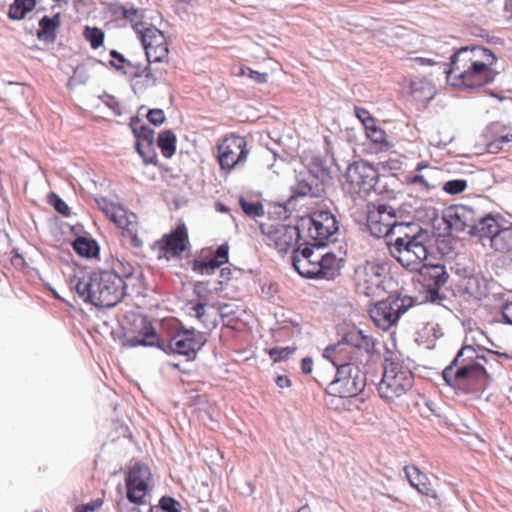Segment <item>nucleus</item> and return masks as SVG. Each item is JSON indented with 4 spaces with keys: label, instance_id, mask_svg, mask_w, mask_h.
Wrapping results in <instances>:
<instances>
[{
    "label": "nucleus",
    "instance_id": "4468645a",
    "mask_svg": "<svg viewBox=\"0 0 512 512\" xmlns=\"http://www.w3.org/2000/svg\"><path fill=\"white\" fill-rule=\"evenodd\" d=\"M419 272V282L425 290L426 301L442 305V301L446 299V296L440 293L441 288L446 284L449 275L444 265L441 264H422Z\"/></svg>",
    "mask_w": 512,
    "mask_h": 512
},
{
    "label": "nucleus",
    "instance_id": "f3484780",
    "mask_svg": "<svg viewBox=\"0 0 512 512\" xmlns=\"http://www.w3.org/2000/svg\"><path fill=\"white\" fill-rule=\"evenodd\" d=\"M385 269L375 263H367L356 271V288L360 295L379 297L385 292Z\"/></svg>",
    "mask_w": 512,
    "mask_h": 512
},
{
    "label": "nucleus",
    "instance_id": "9b49d317",
    "mask_svg": "<svg viewBox=\"0 0 512 512\" xmlns=\"http://www.w3.org/2000/svg\"><path fill=\"white\" fill-rule=\"evenodd\" d=\"M189 249V234L184 223H180L169 233L163 234L152 246L157 259L165 261L179 260Z\"/></svg>",
    "mask_w": 512,
    "mask_h": 512
},
{
    "label": "nucleus",
    "instance_id": "a18cd8bd",
    "mask_svg": "<svg viewBox=\"0 0 512 512\" xmlns=\"http://www.w3.org/2000/svg\"><path fill=\"white\" fill-rule=\"evenodd\" d=\"M354 112L356 117L361 121L365 129L371 128L373 123H375L374 118L366 109L361 107H355Z\"/></svg>",
    "mask_w": 512,
    "mask_h": 512
},
{
    "label": "nucleus",
    "instance_id": "e433bc0d",
    "mask_svg": "<svg viewBox=\"0 0 512 512\" xmlns=\"http://www.w3.org/2000/svg\"><path fill=\"white\" fill-rule=\"evenodd\" d=\"M73 248L77 254L84 257H93L98 252V246L92 239L84 237L77 238L73 243Z\"/></svg>",
    "mask_w": 512,
    "mask_h": 512
},
{
    "label": "nucleus",
    "instance_id": "4c0bfd02",
    "mask_svg": "<svg viewBox=\"0 0 512 512\" xmlns=\"http://www.w3.org/2000/svg\"><path fill=\"white\" fill-rule=\"evenodd\" d=\"M239 205L242 211L251 218L262 217L264 208L260 201H250L244 196L239 197Z\"/></svg>",
    "mask_w": 512,
    "mask_h": 512
},
{
    "label": "nucleus",
    "instance_id": "412c9836",
    "mask_svg": "<svg viewBox=\"0 0 512 512\" xmlns=\"http://www.w3.org/2000/svg\"><path fill=\"white\" fill-rule=\"evenodd\" d=\"M115 68L121 70L130 80L144 78L145 83L149 86H156L167 73L165 67L156 66L149 61L143 65L133 59L127 61L126 65H115Z\"/></svg>",
    "mask_w": 512,
    "mask_h": 512
},
{
    "label": "nucleus",
    "instance_id": "b1692460",
    "mask_svg": "<svg viewBox=\"0 0 512 512\" xmlns=\"http://www.w3.org/2000/svg\"><path fill=\"white\" fill-rule=\"evenodd\" d=\"M341 345V356L347 357V347L363 351L367 355H371L374 352L375 341L374 339L363 333L362 330L353 328L345 333L342 339L334 346Z\"/></svg>",
    "mask_w": 512,
    "mask_h": 512
},
{
    "label": "nucleus",
    "instance_id": "5fc2aeb1",
    "mask_svg": "<svg viewBox=\"0 0 512 512\" xmlns=\"http://www.w3.org/2000/svg\"><path fill=\"white\" fill-rule=\"evenodd\" d=\"M193 315L203 324L208 326L207 319L205 317L206 305L197 303L192 307Z\"/></svg>",
    "mask_w": 512,
    "mask_h": 512
},
{
    "label": "nucleus",
    "instance_id": "37998d69",
    "mask_svg": "<svg viewBox=\"0 0 512 512\" xmlns=\"http://www.w3.org/2000/svg\"><path fill=\"white\" fill-rule=\"evenodd\" d=\"M467 188V181L464 179H453L446 181L442 190L450 195H456L463 192Z\"/></svg>",
    "mask_w": 512,
    "mask_h": 512
},
{
    "label": "nucleus",
    "instance_id": "a19ab883",
    "mask_svg": "<svg viewBox=\"0 0 512 512\" xmlns=\"http://www.w3.org/2000/svg\"><path fill=\"white\" fill-rule=\"evenodd\" d=\"M123 16L125 19L130 21V23L132 24L133 28L135 29V31L138 35L141 34V30H144L147 27L144 25V23L142 21V19H143L142 13L137 9H134V8L125 9L123 12Z\"/></svg>",
    "mask_w": 512,
    "mask_h": 512
},
{
    "label": "nucleus",
    "instance_id": "4be33fe9",
    "mask_svg": "<svg viewBox=\"0 0 512 512\" xmlns=\"http://www.w3.org/2000/svg\"><path fill=\"white\" fill-rule=\"evenodd\" d=\"M481 230H485V237L490 242L492 250L498 253L512 252V225L501 226L492 216L484 223Z\"/></svg>",
    "mask_w": 512,
    "mask_h": 512
},
{
    "label": "nucleus",
    "instance_id": "e2e57ef3",
    "mask_svg": "<svg viewBox=\"0 0 512 512\" xmlns=\"http://www.w3.org/2000/svg\"><path fill=\"white\" fill-rule=\"evenodd\" d=\"M217 161L221 169H224V152H222V144H217Z\"/></svg>",
    "mask_w": 512,
    "mask_h": 512
},
{
    "label": "nucleus",
    "instance_id": "6e6552de",
    "mask_svg": "<svg viewBox=\"0 0 512 512\" xmlns=\"http://www.w3.org/2000/svg\"><path fill=\"white\" fill-rule=\"evenodd\" d=\"M414 304V298L409 295L391 294L386 299L376 302L369 309V315L375 326L386 331L394 326Z\"/></svg>",
    "mask_w": 512,
    "mask_h": 512
},
{
    "label": "nucleus",
    "instance_id": "473e14b6",
    "mask_svg": "<svg viewBox=\"0 0 512 512\" xmlns=\"http://www.w3.org/2000/svg\"><path fill=\"white\" fill-rule=\"evenodd\" d=\"M426 168L427 171L425 174H416L411 177H409V183L413 184L415 186H418L423 191H430L432 189H435L438 187V184L433 181L434 176L438 174V170L432 167H429L426 164L419 163L417 165V170L420 171L421 169Z\"/></svg>",
    "mask_w": 512,
    "mask_h": 512
},
{
    "label": "nucleus",
    "instance_id": "72a5a7b5",
    "mask_svg": "<svg viewBox=\"0 0 512 512\" xmlns=\"http://www.w3.org/2000/svg\"><path fill=\"white\" fill-rule=\"evenodd\" d=\"M111 272H114L115 274H118L121 278H123V280H125V282L128 283V286L130 284L134 285L133 284L134 281H136L140 285H142V281L144 278L143 274L139 273V274L135 275L134 266L130 262H128L124 259H116L113 262Z\"/></svg>",
    "mask_w": 512,
    "mask_h": 512
},
{
    "label": "nucleus",
    "instance_id": "7c9ffc66",
    "mask_svg": "<svg viewBox=\"0 0 512 512\" xmlns=\"http://www.w3.org/2000/svg\"><path fill=\"white\" fill-rule=\"evenodd\" d=\"M61 25V14L56 13L52 17L44 16L39 20L37 38L40 41L53 43L56 40L57 30Z\"/></svg>",
    "mask_w": 512,
    "mask_h": 512
},
{
    "label": "nucleus",
    "instance_id": "49530a36",
    "mask_svg": "<svg viewBox=\"0 0 512 512\" xmlns=\"http://www.w3.org/2000/svg\"><path fill=\"white\" fill-rule=\"evenodd\" d=\"M179 502L172 497H162L159 501V507L163 512H179Z\"/></svg>",
    "mask_w": 512,
    "mask_h": 512
},
{
    "label": "nucleus",
    "instance_id": "c85d7f7f",
    "mask_svg": "<svg viewBox=\"0 0 512 512\" xmlns=\"http://www.w3.org/2000/svg\"><path fill=\"white\" fill-rule=\"evenodd\" d=\"M250 319L251 315L245 308L226 303V336L228 335V330L244 331Z\"/></svg>",
    "mask_w": 512,
    "mask_h": 512
},
{
    "label": "nucleus",
    "instance_id": "4d7b16f0",
    "mask_svg": "<svg viewBox=\"0 0 512 512\" xmlns=\"http://www.w3.org/2000/svg\"><path fill=\"white\" fill-rule=\"evenodd\" d=\"M503 322L512 325V302H508L502 307Z\"/></svg>",
    "mask_w": 512,
    "mask_h": 512
},
{
    "label": "nucleus",
    "instance_id": "de8ad7c7",
    "mask_svg": "<svg viewBox=\"0 0 512 512\" xmlns=\"http://www.w3.org/2000/svg\"><path fill=\"white\" fill-rule=\"evenodd\" d=\"M295 352V348L285 347V348H273L270 350V356L273 358L275 362H280L286 360L288 356Z\"/></svg>",
    "mask_w": 512,
    "mask_h": 512
},
{
    "label": "nucleus",
    "instance_id": "09e8293b",
    "mask_svg": "<svg viewBox=\"0 0 512 512\" xmlns=\"http://www.w3.org/2000/svg\"><path fill=\"white\" fill-rule=\"evenodd\" d=\"M147 119L152 124L159 126L164 123L166 117L162 109H151L147 114Z\"/></svg>",
    "mask_w": 512,
    "mask_h": 512
},
{
    "label": "nucleus",
    "instance_id": "69168bd1",
    "mask_svg": "<svg viewBox=\"0 0 512 512\" xmlns=\"http://www.w3.org/2000/svg\"><path fill=\"white\" fill-rule=\"evenodd\" d=\"M487 351L489 353L495 354L498 357L506 359V360L512 359V356H510L508 353H505V352L493 351V350H489V349H487Z\"/></svg>",
    "mask_w": 512,
    "mask_h": 512
},
{
    "label": "nucleus",
    "instance_id": "f704fd0d",
    "mask_svg": "<svg viewBox=\"0 0 512 512\" xmlns=\"http://www.w3.org/2000/svg\"><path fill=\"white\" fill-rule=\"evenodd\" d=\"M36 0H14L10 5L8 17L12 20H22L36 8Z\"/></svg>",
    "mask_w": 512,
    "mask_h": 512
},
{
    "label": "nucleus",
    "instance_id": "c756f323",
    "mask_svg": "<svg viewBox=\"0 0 512 512\" xmlns=\"http://www.w3.org/2000/svg\"><path fill=\"white\" fill-rule=\"evenodd\" d=\"M404 471L410 485L419 493L432 498L436 497V492L428 482L427 476L422 473L418 467L405 466Z\"/></svg>",
    "mask_w": 512,
    "mask_h": 512
},
{
    "label": "nucleus",
    "instance_id": "052dcab7",
    "mask_svg": "<svg viewBox=\"0 0 512 512\" xmlns=\"http://www.w3.org/2000/svg\"><path fill=\"white\" fill-rule=\"evenodd\" d=\"M110 55H111L114 59H116V60L118 61V63H119L118 65H126V62L130 60V59L125 58L121 53H119V52H118V51H116V50H112V51L110 52ZM112 65L115 67V65H116V64H114V63L112 62Z\"/></svg>",
    "mask_w": 512,
    "mask_h": 512
},
{
    "label": "nucleus",
    "instance_id": "423d86ee",
    "mask_svg": "<svg viewBox=\"0 0 512 512\" xmlns=\"http://www.w3.org/2000/svg\"><path fill=\"white\" fill-rule=\"evenodd\" d=\"M413 373L396 357L385 358L383 376L378 384L381 398L391 402L406 394L413 386Z\"/></svg>",
    "mask_w": 512,
    "mask_h": 512
},
{
    "label": "nucleus",
    "instance_id": "2f4dec72",
    "mask_svg": "<svg viewBox=\"0 0 512 512\" xmlns=\"http://www.w3.org/2000/svg\"><path fill=\"white\" fill-rule=\"evenodd\" d=\"M340 266L339 260L334 254L323 252V259L317 270L311 272L316 278L334 279L339 274Z\"/></svg>",
    "mask_w": 512,
    "mask_h": 512
},
{
    "label": "nucleus",
    "instance_id": "6ab92c4d",
    "mask_svg": "<svg viewBox=\"0 0 512 512\" xmlns=\"http://www.w3.org/2000/svg\"><path fill=\"white\" fill-rule=\"evenodd\" d=\"M267 245L274 247L280 254L287 253L301 238L298 226L275 224L265 228L261 226Z\"/></svg>",
    "mask_w": 512,
    "mask_h": 512
},
{
    "label": "nucleus",
    "instance_id": "f8f14e48",
    "mask_svg": "<svg viewBox=\"0 0 512 512\" xmlns=\"http://www.w3.org/2000/svg\"><path fill=\"white\" fill-rule=\"evenodd\" d=\"M127 499L136 505H145L154 486L153 476L148 465L136 462L125 475Z\"/></svg>",
    "mask_w": 512,
    "mask_h": 512
},
{
    "label": "nucleus",
    "instance_id": "cd10ccee",
    "mask_svg": "<svg viewBox=\"0 0 512 512\" xmlns=\"http://www.w3.org/2000/svg\"><path fill=\"white\" fill-rule=\"evenodd\" d=\"M409 87L410 94L418 102L429 103L436 95L435 85L425 76L411 78Z\"/></svg>",
    "mask_w": 512,
    "mask_h": 512
},
{
    "label": "nucleus",
    "instance_id": "9d476101",
    "mask_svg": "<svg viewBox=\"0 0 512 512\" xmlns=\"http://www.w3.org/2000/svg\"><path fill=\"white\" fill-rule=\"evenodd\" d=\"M344 189L351 197H362L377 192L379 172L371 164L365 161H357L350 164L345 174Z\"/></svg>",
    "mask_w": 512,
    "mask_h": 512
},
{
    "label": "nucleus",
    "instance_id": "20e7f679",
    "mask_svg": "<svg viewBox=\"0 0 512 512\" xmlns=\"http://www.w3.org/2000/svg\"><path fill=\"white\" fill-rule=\"evenodd\" d=\"M340 346H328L323 351V357L330 360L336 368V375L326 391L329 395L350 398L357 396L363 391L366 385V375L354 362L346 361L341 356Z\"/></svg>",
    "mask_w": 512,
    "mask_h": 512
},
{
    "label": "nucleus",
    "instance_id": "a878e982",
    "mask_svg": "<svg viewBox=\"0 0 512 512\" xmlns=\"http://www.w3.org/2000/svg\"><path fill=\"white\" fill-rule=\"evenodd\" d=\"M224 264V245H220L214 252L203 249L198 258L193 261L192 270L201 275H210Z\"/></svg>",
    "mask_w": 512,
    "mask_h": 512
},
{
    "label": "nucleus",
    "instance_id": "3c124183",
    "mask_svg": "<svg viewBox=\"0 0 512 512\" xmlns=\"http://www.w3.org/2000/svg\"><path fill=\"white\" fill-rule=\"evenodd\" d=\"M103 501L101 499H95L89 503L78 505L75 508V512H95L102 506Z\"/></svg>",
    "mask_w": 512,
    "mask_h": 512
},
{
    "label": "nucleus",
    "instance_id": "ddd939ff",
    "mask_svg": "<svg viewBox=\"0 0 512 512\" xmlns=\"http://www.w3.org/2000/svg\"><path fill=\"white\" fill-rule=\"evenodd\" d=\"M430 239L416 241H398L388 243V249L393 258H395L405 269L416 271L420 269L424 260L428 256L427 243Z\"/></svg>",
    "mask_w": 512,
    "mask_h": 512
},
{
    "label": "nucleus",
    "instance_id": "c9c22d12",
    "mask_svg": "<svg viewBox=\"0 0 512 512\" xmlns=\"http://www.w3.org/2000/svg\"><path fill=\"white\" fill-rule=\"evenodd\" d=\"M176 135L171 130L159 133L157 145L165 158H171L176 152Z\"/></svg>",
    "mask_w": 512,
    "mask_h": 512
},
{
    "label": "nucleus",
    "instance_id": "a211bd4d",
    "mask_svg": "<svg viewBox=\"0 0 512 512\" xmlns=\"http://www.w3.org/2000/svg\"><path fill=\"white\" fill-rule=\"evenodd\" d=\"M308 236L314 241V246L325 247L327 241L338 231V222L330 211H317L307 220Z\"/></svg>",
    "mask_w": 512,
    "mask_h": 512
},
{
    "label": "nucleus",
    "instance_id": "f257e3e1",
    "mask_svg": "<svg viewBox=\"0 0 512 512\" xmlns=\"http://www.w3.org/2000/svg\"><path fill=\"white\" fill-rule=\"evenodd\" d=\"M414 66H436L446 74L449 84L465 89H478L491 84L498 74L494 69L497 57L481 46L461 47L450 57V66L430 58L412 59Z\"/></svg>",
    "mask_w": 512,
    "mask_h": 512
},
{
    "label": "nucleus",
    "instance_id": "2eb2a0df",
    "mask_svg": "<svg viewBox=\"0 0 512 512\" xmlns=\"http://www.w3.org/2000/svg\"><path fill=\"white\" fill-rule=\"evenodd\" d=\"M145 49L146 60L156 66L167 65L169 62V48L165 35L154 26H147L139 35Z\"/></svg>",
    "mask_w": 512,
    "mask_h": 512
},
{
    "label": "nucleus",
    "instance_id": "8fccbe9b",
    "mask_svg": "<svg viewBox=\"0 0 512 512\" xmlns=\"http://www.w3.org/2000/svg\"><path fill=\"white\" fill-rule=\"evenodd\" d=\"M278 292V285L275 282H265L261 285V294L265 299H271Z\"/></svg>",
    "mask_w": 512,
    "mask_h": 512
},
{
    "label": "nucleus",
    "instance_id": "79ce46f5",
    "mask_svg": "<svg viewBox=\"0 0 512 512\" xmlns=\"http://www.w3.org/2000/svg\"><path fill=\"white\" fill-rule=\"evenodd\" d=\"M234 73L236 75L247 76L257 84H264L268 80L267 73H261V72L252 70L251 68L245 67V66L239 67L238 71H236Z\"/></svg>",
    "mask_w": 512,
    "mask_h": 512
},
{
    "label": "nucleus",
    "instance_id": "58836bf2",
    "mask_svg": "<svg viewBox=\"0 0 512 512\" xmlns=\"http://www.w3.org/2000/svg\"><path fill=\"white\" fill-rule=\"evenodd\" d=\"M84 37L93 49H97L103 44L105 34L100 28L86 26Z\"/></svg>",
    "mask_w": 512,
    "mask_h": 512
},
{
    "label": "nucleus",
    "instance_id": "393cba45",
    "mask_svg": "<svg viewBox=\"0 0 512 512\" xmlns=\"http://www.w3.org/2000/svg\"><path fill=\"white\" fill-rule=\"evenodd\" d=\"M322 190V184L316 174L312 171H300L296 174L295 185L291 187V198L319 197Z\"/></svg>",
    "mask_w": 512,
    "mask_h": 512
},
{
    "label": "nucleus",
    "instance_id": "c03bdc74",
    "mask_svg": "<svg viewBox=\"0 0 512 512\" xmlns=\"http://www.w3.org/2000/svg\"><path fill=\"white\" fill-rule=\"evenodd\" d=\"M366 134L371 139L372 142L376 144H382L385 142L386 133L381 128L377 127L375 123L371 126V128H367Z\"/></svg>",
    "mask_w": 512,
    "mask_h": 512
},
{
    "label": "nucleus",
    "instance_id": "338daca9",
    "mask_svg": "<svg viewBox=\"0 0 512 512\" xmlns=\"http://www.w3.org/2000/svg\"><path fill=\"white\" fill-rule=\"evenodd\" d=\"M179 2L185 3L190 6H195L199 3V0H178Z\"/></svg>",
    "mask_w": 512,
    "mask_h": 512
},
{
    "label": "nucleus",
    "instance_id": "dca6fc26",
    "mask_svg": "<svg viewBox=\"0 0 512 512\" xmlns=\"http://www.w3.org/2000/svg\"><path fill=\"white\" fill-rule=\"evenodd\" d=\"M397 218L394 207L388 204L372 205L368 209L367 228L374 237L390 240Z\"/></svg>",
    "mask_w": 512,
    "mask_h": 512
},
{
    "label": "nucleus",
    "instance_id": "13d9d810",
    "mask_svg": "<svg viewBox=\"0 0 512 512\" xmlns=\"http://www.w3.org/2000/svg\"><path fill=\"white\" fill-rule=\"evenodd\" d=\"M301 370L304 374H309L313 370V361L311 358L306 357L301 361Z\"/></svg>",
    "mask_w": 512,
    "mask_h": 512
},
{
    "label": "nucleus",
    "instance_id": "bb28decb",
    "mask_svg": "<svg viewBox=\"0 0 512 512\" xmlns=\"http://www.w3.org/2000/svg\"><path fill=\"white\" fill-rule=\"evenodd\" d=\"M422 239H430L428 230L423 229L419 224L414 222L396 221L393 233L388 243H396L398 241L410 242Z\"/></svg>",
    "mask_w": 512,
    "mask_h": 512
},
{
    "label": "nucleus",
    "instance_id": "1a4fd4ad",
    "mask_svg": "<svg viewBox=\"0 0 512 512\" xmlns=\"http://www.w3.org/2000/svg\"><path fill=\"white\" fill-rule=\"evenodd\" d=\"M446 224L456 232H467L470 236L484 239L485 230H481L483 223L492 218V215L477 214L475 210L467 205H453L446 209L444 214Z\"/></svg>",
    "mask_w": 512,
    "mask_h": 512
},
{
    "label": "nucleus",
    "instance_id": "39448f33",
    "mask_svg": "<svg viewBox=\"0 0 512 512\" xmlns=\"http://www.w3.org/2000/svg\"><path fill=\"white\" fill-rule=\"evenodd\" d=\"M478 358H480V355L473 346L464 345L442 372L447 385L454 387L463 381L484 383L488 373L484 365L476 361Z\"/></svg>",
    "mask_w": 512,
    "mask_h": 512
},
{
    "label": "nucleus",
    "instance_id": "6e6d98bb",
    "mask_svg": "<svg viewBox=\"0 0 512 512\" xmlns=\"http://www.w3.org/2000/svg\"><path fill=\"white\" fill-rule=\"evenodd\" d=\"M52 198L54 199L53 206H54L55 210L63 215H68L69 208H68L67 204L55 194L52 195Z\"/></svg>",
    "mask_w": 512,
    "mask_h": 512
},
{
    "label": "nucleus",
    "instance_id": "aec40b11",
    "mask_svg": "<svg viewBox=\"0 0 512 512\" xmlns=\"http://www.w3.org/2000/svg\"><path fill=\"white\" fill-rule=\"evenodd\" d=\"M323 249L324 247L314 246V243H312L306 244L302 249L298 246L297 249L293 250L291 262L299 275L315 279V275L311 272L317 270L320 265L321 259H323Z\"/></svg>",
    "mask_w": 512,
    "mask_h": 512
},
{
    "label": "nucleus",
    "instance_id": "0e129e2a",
    "mask_svg": "<svg viewBox=\"0 0 512 512\" xmlns=\"http://www.w3.org/2000/svg\"><path fill=\"white\" fill-rule=\"evenodd\" d=\"M497 139L502 145L507 144L509 142H512V133H507L505 135L498 137Z\"/></svg>",
    "mask_w": 512,
    "mask_h": 512
},
{
    "label": "nucleus",
    "instance_id": "bf43d9fd",
    "mask_svg": "<svg viewBox=\"0 0 512 512\" xmlns=\"http://www.w3.org/2000/svg\"><path fill=\"white\" fill-rule=\"evenodd\" d=\"M275 382H276V385L281 389L287 388L291 385V380L285 375L278 376L276 378Z\"/></svg>",
    "mask_w": 512,
    "mask_h": 512
},
{
    "label": "nucleus",
    "instance_id": "f03ea898",
    "mask_svg": "<svg viewBox=\"0 0 512 512\" xmlns=\"http://www.w3.org/2000/svg\"><path fill=\"white\" fill-rule=\"evenodd\" d=\"M134 325L139 330L126 339L129 347L156 346L167 354L185 356L194 359L205 340L201 333L194 330L174 328L168 330L165 336H159L152 323L144 316H138Z\"/></svg>",
    "mask_w": 512,
    "mask_h": 512
},
{
    "label": "nucleus",
    "instance_id": "7ed1b4c3",
    "mask_svg": "<svg viewBox=\"0 0 512 512\" xmlns=\"http://www.w3.org/2000/svg\"><path fill=\"white\" fill-rule=\"evenodd\" d=\"M70 284L86 302L99 307H114L127 293L128 283L111 271L94 272L71 278Z\"/></svg>",
    "mask_w": 512,
    "mask_h": 512
},
{
    "label": "nucleus",
    "instance_id": "603ef678",
    "mask_svg": "<svg viewBox=\"0 0 512 512\" xmlns=\"http://www.w3.org/2000/svg\"><path fill=\"white\" fill-rule=\"evenodd\" d=\"M426 408L430 412L426 415L427 418H430L431 416L437 417V418H443L444 417V411L443 408L434 401H426L425 403Z\"/></svg>",
    "mask_w": 512,
    "mask_h": 512
},
{
    "label": "nucleus",
    "instance_id": "0eeeda50",
    "mask_svg": "<svg viewBox=\"0 0 512 512\" xmlns=\"http://www.w3.org/2000/svg\"><path fill=\"white\" fill-rule=\"evenodd\" d=\"M96 202L106 217L121 230L122 238L130 247L141 248L143 246V240L139 233L138 216L135 213L106 198L97 199Z\"/></svg>",
    "mask_w": 512,
    "mask_h": 512
},
{
    "label": "nucleus",
    "instance_id": "864d4df0",
    "mask_svg": "<svg viewBox=\"0 0 512 512\" xmlns=\"http://www.w3.org/2000/svg\"><path fill=\"white\" fill-rule=\"evenodd\" d=\"M139 141L143 144H154V131L146 126H142L137 134Z\"/></svg>",
    "mask_w": 512,
    "mask_h": 512
},
{
    "label": "nucleus",
    "instance_id": "5701e85b",
    "mask_svg": "<svg viewBox=\"0 0 512 512\" xmlns=\"http://www.w3.org/2000/svg\"><path fill=\"white\" fill-rule=\"evenodd\" d=\"M249 150L245 137L231 134L226 136V175L231 170L242 168L248 158Z\"/></svg>",
    "mask_w": 512,
    "mask_h": 512
},
{
    "label": "nucleus",
    "instance_id": "ea45409f",
    "mask_svg": "<svg viewBox=\"0 0 512 512\" xmlns=\"http://www.w3.org/2000/svg\"><path fill=\"white\" fill-rule=\"evenodd\" d=\"M136 149L146 164L157 165L158 157L154 148V144H143L142 142H137Z\"/></svg>",
    "mask_w": 512,
    "mask_h": 512
},
{
    "label": "nucleus",
    "instance_id": "680f3d73",
    "mask_svg": "<svg viewBox=\"0 0 512 512\" xmlns=\"http://www.w3.org/2000/svg\"><path fill=\"white\" fill-rule=\"evenodd\" d=\"M502 148L503 145L499 142L497 138L488 144V151L490 153H498L500 150H502Z\"/></svg>",
    "mask_w": 512,
    "mask_h": 512
},
{
    "label": "nucleus",
    "instance_id": "774afa93",
    "mask_svg": "<svg viewBox=\"0 0 512 512\" xmlns=\"http://www.w3.org/2000/svg\"><path fill=\"white\" fill-rule=\"evenodd\" d=\"M217 209L220 211V212H224V204L222 203H217Z\"/></svg>",
    "mask_w": 512,
    "mask_h": 512
}]
</instances>
